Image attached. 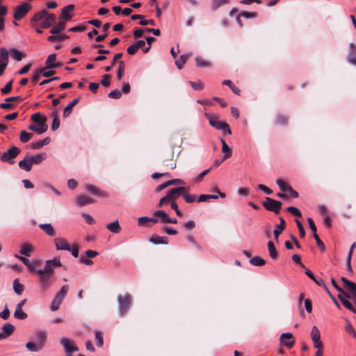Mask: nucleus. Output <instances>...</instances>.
Masks as SVG:
<instances>
[{"label": "nucleus", "instance_id": "obj_15", "mask_svg": "<svg viewBox=\"0 0 356 356\" xmlns=\"http://www.w3.org/2000/svg\"><path fill=\"white\" fill-rule=\"evenodd\" d=\"M18 165L22 170L26 172H29L33 166V163L29 156H25L23 160L19 162Z\"/></svg>", "mask_w": 356, "mask_h": 356}, {"label": "nucleus", "instance_id": "obj_57", "mask_svg": "<svg viewBox=\"0 0 356 356\" xmlns=\"http://www.w3.org/2000/svg\"><path fill=\"white\" fill-rule=\"evenodd\" d=\"M95 340L97 341V345L99 347H102L103 346V337L102 334L100 331H96L95 332Z\"/></svg>", "mask_w": 356, "mask_h": 356}, {"label": "nucleus", "instance_id": "obj_9", "mask_svg": "<svg viewBox=\"0 0 356 356\" xmlns=\"http://www.w3.org/2000/svg\"><path fill=\"white\" fill-rule=\"evenodd\" d=\"M280 341L282 346H285L289 348H291L295 343V341L293 339V334L290 332L282 333L280 336Z\"/></svg>", "mask_w": 356, "mask_h": 356}, {"label": "nucleus", "instance_id": "obj_64", "mask_svg": "<svg viewBox=\"0 0 356 356\" xmlns=\"http://www.w3.org/2000/svg\"><path fill=\"white\" fill-rule=\"evenodd\" d=\"M12 83L13 80H10L3 88H1V93L4 95L9 93L12 89Z\"/></svg>", "mask_w": 356, "mask_h": 356}, {"label": "nucleus", "instance_id": "obj_46", "mask_svg": "<svg viewBox=\"0 0 356 356\" xmlns=\"http://www.w3.org/2000/svg\"><path fill=\"white\" fill-rule=\"evenodd\" d=\"M268 251H269L270 257L273 259H276L277 258V254L275 247L273 241H270L268 242Z\"/></svg>", "mask_w": 356, "mask_h": 356}, {"label": "nucleus", "instance_id": "obj_4", "mask_svg": "<svg viewBox=\"0 0 356 356\" xmlns=\"http://www.w3.org/2000/svg\"><path fill=\"white\" fill-rule=\"evenodd\" d=\"M131 295L129 293L125 294L124 296H118V311L119 314L120 316H124L126 312L128 311L129 307L131 304Z\"/></svg>", "mask_w": 356, "mask_h": 356}, {"label": "nucleus", "instance_id": "obj_42", "mask_svg": "<svg viewBox=\"0 0 356 356\" xmlns=\"http://www.w3.org/2000/svg\"><path fill=\"white\" fill-rule=\"evenodd\" d=\"M69 38V36L66 34H59V35H50L47 38L48 41L49 42H56V41H62L65 39Z\"/></svg>", "mask_w": 356, "mask_h": 356}, {"label": "nucleus", "instance_id": "obj_48", "mask_svg": "<svg viewBox=\"0 0 356 356\" xmlns=\"http://www.w3.org/2000/svg\"><path fill=\"white\" fill-rule=\"evenodd\" d=\"M14 317L17 319L24 320L26 318L27 314L23 312L22 308L16 307L14 312Z\"/></svg>", "mask_w": 356, "mask_h": 356}, {"label": "nucleus", "instance_id": "obj_38", "mask_svg": "<svg viewBox=\"0 0 356 356\" xmlns=\"http://www.w3.org/2000/svg\"><path fill=\"white\" fill-rule=\"evenodd\" d=\"M31 120L34 123L40 124L41 122L46 124L47 118L42 116L40 113H35L31 115Z\"/></svg>", "mask_w": 356, "mask_h": 356}, {"label": "nucleus", "instance_id": "obj_19", "mask_svg": "<svg viewBox=\"0 0 356 356\" xmlns=\"http://www.w3.org/2000/svg\"><path fill=\"white\" fill-rule=\"evenodd\" d=\"M39 227L49 236H54L56 235V231L50 223L40 224Z\"/></svg>", "mask_w": 356, "mask_h": 356}, {"label": "nucleus", "instance_id": "obj_12", "mask_svg": "<svg viewBox=\"0 0 356 356\" xmlns=\"http://www.w3.org/2000/svg\"><path fill=\"white\" fill-rule=\"evenodd\" d=\"M74 10V5H73V4H70V5H67V6H65L62 9L61 14H60L59 18L61 19H64L65 21L70 20L72 17L71 13Z\"/></svg>", "mask_w": 356, "mask_h": 356}, {"label": "nucleus", "instance_id": "obj_25", "mask_svg": "<svg viewBox=\"0 0 356 356\" xmlns=\"http://www.w3.org/2000/svg\"><path fill=\"white\" fill-rule=\"evenodd\" d=\"M86 189L93 194L100 196H108L107 193L100 191L97 187L94 185L88 184L86 186Z\"/></svg>", "mask_w": 356, "mask_h": 356}, {"label": "nucleus", "instance_id": "obj_61", "mask_svg": "<svg viewBox=\"0 0 356 356\" xmlns=\"http://www.w3.org/2000/svg\"><path fill=\"white\" fill-rule=\"evenodd\" d=\"M314 238L316 242L317 245L321 249V251H325V247L324 243L322 242L321 238H319L318 235L317 234H314Z\"/></svg>", "mask_w": 356, "mask_h": 356}, {"label": "nucleus", "instance_id": "obj_24", "mask_svg": "<svg viewBox=\"0 0 356 356\" xmlns=\"http://www.w3.org/2000/svg\"><path fill=\"white\" fill-rule=\"evenodd\" d=\"M154 216L157 217L159 222L167 223L169 216L163 210H157L154 213Z\"/></svg>", "mask_w": 356, "mask_h": 356}, {"label": "nucleus", "instance_id": "obj_52", "mask_svg": "<svg viewBox=\"0 0 356 356\" xmlns=\"http://www.w3.org/2000/svg\"><path fill=\"white\" fill-rule=\"evenodd\" d=\"M51 115H52V117H54V120H53L52 124H51V129L53 131H55V130L58 129L60 126V120L57 117L56 112L52 113Z\"/></svg>", "mask_w": 356, "mask_h": 356}, {"label": "nucleus", "instance_id": "obj_34", "mask_svg": "<svg viewBox=\"0 0 356 356\" xmlns=\"http://www.w3.org/2000/svg\"><path fill=\"white\" fill-rule=\"evenodd\" d=\"M68 289L69 287L67 285H63L60 290L56 294L54 298L62 302L65 295L67 294Z\"/></svg>", "mask_w": 356, "mask_h": 356}, {"label": "nucleus", "instance_id": "obj_44", "mask_svg": "<svg viewBox=\"0 0 356 356\" xmlns=\"http://www.w3.org/2000/svg\"><path fill=\"white\" fill-rule=\"evenodd\" d=\"M7 13L6 7L3 6H0V32L3 31L4 29V19L3 16Z\"/></svg>", "mask_w": 356, "mask_h": 356}, {"label": "nucleus", "instance_id": "obj_5", "mask_svg": "<svg viewBox=\"0 0 356 356\" xmlns=\"http://www.w3.org/2000/svg\"><path fill=\"white\" fill-rule=\"evenodd\" d=\"M20 153V149L13 146L8 151L5 152L1 156V161L3 162H7L10 164L15 163L14 159Z\"/></svg>", "mask_w": 356, "mask_h": 356}, {"label": "nucleus", "instance_id": "obj_37", "mask_svg": "<svg viewBox=\"0 0 356 356\" xmlns=\"http://www.w3.org/2000/svg\"><path fill=\"white\" fill-rule=\"evenodd\" d=\"M305 274L318 286H325L324 281L321 278H316L313 273L307 270Z\"/></svg>", "mask_w": 356, "mask_h": 356}, {"label": "nucleus", "instance_id": "obj_13", "mask_svg": "<svg viewBox=\"0 0 356 356\" xmlns=\"http://www.w3.org/2000/svg\"><path fill=\"white\" fill-rule=\"evenodd\" d=\"M1 330L3 332H0V335L2 336L1 337V340L10 336L15 331V326L10 323H6L3 325Z\"/></svg>", "mask_w": 356, "mask_h": 356}, {"label": "nucleus", "instance_id": "obj_3", "mask_svg": "<svg viewBox=\"0 0 356 356\" xmlns=\"http://www.w3.org/2000/svg\"><path fill=\"white\" fill-rule=\"evenodd\" d=\"M60 266H61L60 258L54 257L53 259L46 261L44 269L37 270L36 272L38 274L48 273L53 275L54 268Z\"/></svg>", "mask_w": 356, "mask_h": 356}, {"label": "nucleus", "instance_id": "obj_54", "mask_svg": "<svg viewBox=\"0 0 356 356\" xmlns=\"http://www.w3.org/2000/svg\"><path fill=\"white\" fill-rule=\"evenodd\" d=\"M217 198H218V196L216 195L203 194V195H201L199 196V197L197 199V202H206V201L209 200V199H217Z\"/></svg>", "mask_w": 356, "mask_h": 356}, {"label": "nucleus", "instance_id": "obj_18", "mask_svg": "<svg viewBox=\"0 0 356 356\" xmlns=\"http://www.w3.org/2000/svg\"><path fill=\"white\" fill-rule=\"evenodd\" d=\"M33 251V246L31 243H22L20 246L19 252L26 257H31Z\"/></svg>", "mask_w": 356, "mask_h": 356}, {"label": "nucleus", "instance_id": "obj_51", "mask_svg": "<svg viewBox=\"0 0 356 356\" xmlns=\"http://www.w3.org/2000/svg\"><path fill=\"white\" fill-rule=\"evenodd\" d=\"M33 134L32 133H28L23 130L20 133L19 139L22 143H26L33 137Z\"/></svg>", "mask_w": 356, "mask_h": 356}, {"label": "nucleus", "instance_id": "obj_39", "mask_svg": "<svg viewBox=\"0 0 356 356\" xmlns=\"http://www.w3.org/2000/svg\"><path fill=\"white\" fill-rule=\"evenodd\" d=\"M285 228V222L282 218H280V225H277L276 229L273 231V234L275 238H278V236L282 232Z\"/></svg>", "mask_w": 356, "mask_h": 356}, {"label": "nucleus", "instance_id": "obj_47", "mask_svg": "<svg viewBox=\"0 0 356 356\" xmlns=\"http://www.w3.org/2000/svg\"><path fill=\"white\" fill-rule=\"evenodd\" d=\"M341 280L344 283L345 286L348 290H349L351 292L354 291V289L356 288V284L354 282L349 281L344 277H342Z\"/></svg>", "mask_w": 356, "mask_h": 356}, {"label": "nucleus", "instance_id": "obj_32", "mask_svg": "<svg viewBox=\"0 0 356 356\" xmlns=\"http://www.w3.org/2000/svg\"><path fill=\"white\" fill-rule=\"evenodd\" d=\"M191 56L190 54H183L180 56V58L175 61L177 67L181 70L183 68L184 64L186 63L188 58Z\"/></svg>", "mask_w": 356, "mask_h": 356}, {"label": "nucleus", "instance_id": "obj_27", "mask_svg": "<svg viewBox=\"0 0 356 356\" xmlns=\"http://www.w3.org/2000/svg\"><path fill=\"white\" fill-rule=\"evenodd\" d=\"M47 339V333L43 331L38 332L35 334V340L38 345L41 344V349Z\"/></svg>", "mask_w": 356, "mask_h": 356}, {"label": "nucleus", "instance_id": "obj_63", "mask_svg": "<svg viewBox=\"0 0 356 356\" xmlns=\"http://www.w3.org/2000/svg\"><path fill=\"white\" fill-rule=\"evenodd\" d=\"M61 301L59 300H57L55 298H54V300H52L51 302V311H56L58 309L60 304H61Z\"/></svg>", "mask_w": 356, "mask_h": 356}, {"label": "nucleus", "instance_id": "obj_33", "mask_svg": "<svg viewBox=\"0 0 356 356\" xmlns=\"http://www.w3.org/2000/svg\"><path fill=\"white\" fill-rule=\"evenodd\" d=\"M8 52L5 48H1L0 49V64H5L6 66L8 65Z\"/></svg>", "mask_w": 356, "mask_h": 356}, {"label": "nucleus", "instance_id": "obj_45", "mask_svg": "<svg viewBox=\"0 0 356 356\" xmlns=\"http://www.w3.org/2000/svg\"><path fill=\"white\" fill-rule=\"evenodd\" d=\"M250 262L252 265L255 266H262L265 264V260L259 256L252 257Z\"/></svg>", "mask_w": 356, "mask_h": 356}, {"label": "nucleus", "instance_id": "obj_55", "mask_svg": "<svg viewBox=\"0 0 356 356\" xmlns=\"http://www.w3.org/2000/svg\"><path fill=\"white\" fill-rule=\"evenodd\" d=\"M124 72V63L122 60L120 62L119 67L117 72L116 77L118 80H120L123 75Z\"/></svg>", "mask_w": 356, "mask_h": 356}, {"label": "nucleus", "instance_id": "obj_21", "mask_svg": "<svg viewBox=\"0 0 356 356\" xmlns=\"http://www.w3.org/2000/svg\"><path fill=\"white\" fill-rule=\"evenodd\" d=\"M79 99H80L79 97L76 98L72 102H71L70 103H69L67 104V106L65 108V109L63 111V117L64 118H67V116H69L71 114L73 107L79 102Z\"/></svg>", "mask_w": 356, "mask_h": 356}, {"label": "nucleus", "instance_id": "obj_11", "mask_svg": "<svg viewBox=\"0 0 356 356\" xmlns=\"http://www.w3.org/2000/svg\"><path fill=\"white\" fill-rule=\"evenodd\" d=\"M54 244L57 250H68L70 245L68 241L62 237H56L54 239Z\"/></svg>", "mask_w": 356, "mask_h": 356}, {"label": "nucleus", "instance_id": "obj_58", "mask_svg": "<svg viewBox=\"0 0 356 356\" xmlns=\"http://www.w3.org/2000/svg\"><path fill=\"white\" fill-rule=\"evenodd\" d=\"M108 96L112 99H119L122 96V92L120 90L115 89L111 91Z\"/></svg>", "mask_w": 356, "mask_h": 356}, {"label": "nucleus", "instance_id": "obj_22", "mask_svg": "<svg viewBox=\"0 0 356 356\" xmlns=\"http://www.w3.org/2000/svg\"><path fill=\"white\" fill-rule=\"evenodd\" d=\"M15 257L20 260L31 271H36L35 266L32 264L29 259L26 257L19 256L18 254H15Z\"/></svg>", "mask_w": 356, "mask_h": 356}, {"label": "nucleus", "instance_id": "obj_53", "mask_svg": "<svg viewBox=\"0 0 356 356\" xmlns=\"http://www.w3.org/2000/svg\"><path fill=\"white\" fill-rule=\"evenodd\" d=\"M222 84L228 86L231 88V90L233 91L234 93H235L236 95H239V93H240L239 88L236 87L235 86H234L232 82L230 80L223 81Z\"/></svg>", "mask_w": 356, "mask_h": 356}, {"label": "nucleus", "instance_id": "obj_59", "mask_svg": "<svg viewBox=\"0 0 356 356\" xmlns=\"http://www.w3.org/2000/svg\"><path fill=\"white\" fill-rule=\"evenodd\" d=\"M342 304L345 307H346L350 311L353 313H356V308L351 304V302L348 300H342Z\"/></svg>", "mask_w": 356, "mask_h": 356}, {"label": "nucleus", "instance_id": "obj_10", "mask_svg": "<svg viewBox=\"0 0 356 356\" xmlns=\"http://www.w3.org/2000/svg\"><path fill=\"white\" fill-rule=\"evenodd\" d=\"M186 188L184 186L174 188L170 189L168 193L166 194L170 202L175 201L179 196L183 195V192H184Z\"/></svg>", "mask_w": 356, "mask_h": 356}, {"label": "nucleus", "instance_id": "obj_29", "mask_svg": "<svg viewBox=\"0 0 356 356\" xmlns=\"http://www.w3.org/2000/svg\"><path fill=\"white\" fill-rule=\"evenodd\" d=\"M196 65L199 67H209L211 65V62L207 60H205L201 56L195 57Z\"/></svg>", "mask_w": 356, "mask_h": 356}, {"label": "nucleus", "instance_id": "obj_23", "mask_svg": "<svg viewBox=\"0 0 356 356\" xmlns=\"http://www.w3.org/2000/svg\"><path fill=\"white\" fill-rule=\"evenodd\" d=\"M220 141L222 143V152L225 154L222 160H226L231 156L232 151L224 139L220 138Z\"/></svg>", "mask_w": 356, "mask_h": 356}, {"label": "nucleus", "instance_id": "obj_16", "mask_svg": "<svg viewBox=\"0 0 356 356\" xmlns=\"http://www.w3.org/2000/svg\"><path fill=\"white\" fill-rule=\"evenodd\" d=\"M47 125L43 122H41L40 124L33 123L29 127L30 130H32L38 134H42L45 132L47 130Z\"/></svg>", "mask_w": 356, "mask_h": 356}, {"label": "nucleus", "instance_id": "obj_26", "mask_svg": "<svg viewBox=\"0 0 356 356\" xmlns=\"http://www.w3.org/2000/svg\"><path fill=\"white\" fill-rule=\"evenodd\" d=\"M163 164L168 167L169 169H174L176 168V163L173 161V154H170L166 156L163 160Z\"/></svg>", "mask_w": 356, "mask_h": 356}, {"label": "nucleus", "instance_id": "obj_7", "mask_svg": "<svg viewBox=\"0 0 356 356\" xmlns=\"http://www.w3.org/2000/svg\"><path fill=\"white\" fill-rule=\"evenodd\" d=\"M31 8V6L28 3H24L16 7L14 13V18L17 20L21 19L24 17Z\"/></svg>", "mask_w": 356, "mask_h": 356}, {"label": "nucleus", "instance_id": "obj_1", "mask_svg": "<svg viewBox=\"0 0 356 356\" xmlns=\"http://www.w3.org/2000/svg\"><path fill=\"white\" fill-rule=\"evenodd\" d=\"M56 15L49 13L46 10H42L36 13L31 19V22L41 21L40 26L43 29H47L51 26L56 22Z\"/></svg>", "mask_w": 356, "mask_h": 356}, {"label": "nucleus", "instance_id": "obj_35", "mask_svg": "<svg viewBox=\"0 0 356 356\" xmlns=\"http://www.w3.org/2000/svg\"><path fill=\"white\" fill-rule=\"evenodd\" d=\"M10 55L13 59H15L17 61L21 60L25 56V55L23 52H22L15 48H13L10 50Z\"/></svg>", "mask_w": 356, "mask_h": 356}, {"label": "nucleus", "instance_id": "obj_40", "mask_svg": "<svg viewBox=\"0 0 356 356\" xmlns=\"http://www.w3.org/2000/svg\"><path fill=\"white\" fill-rule=\"evenodd\" d=\"M13 289L17 295H21L24 291V285L19 282L18 279H15L13 282Z\"/></svg>", "mask_w": 356, "mask_h": 356}, {"label": "nucleus", "instance_id": "obj_43", "mask_svg": "<svg viewBox=\"0 0 356 356\" xmlns=\"http://www.w3.org/2000/svg\"><path fill=\"white\" fill-rule=\"evenodd\" d=\"M229 0H211V8L216 10L220 7L229 3Z\"/></svg>", "mask_w": 356, "mask_h": 356}, {"label": "nucleus", "instance_id": "obj_36", "mask_svg": "<svg viewBox=\"0 0 356 356\" xmlns=\"http://www.w3.org/2000/svg\"><path fill=\"white\" fill-rule=\"evenodd\" d=\"M50 142L49 138H45L44 140H39L31 143L33 149H38L42 147L44 145L49 144Z\"/></svg>", "mask_w": 356, "mask_h": 356}, {"label": "nucleus", "instance_id": "obj_17", "mask_svg": "<svg viewBox=\"0 0 356 356\" xmlns=\"http://www.w3.org/2000/svg\"><path fill=\"white\" fill-rule=\"evenodd\" d=\"M56 54H51L48 56L46 62L45 67L48 69L56 68L59 66V64L56 62Z\"/></svg>", "mask_w": 356, "mask_h": 356}, {"label": "nucleus", "instance_id": "obj_6", "mask_svg": "<svg viewBox=\"0 0 356 356\" xmlns=\"http://www.w3.org/2000/svg\"><path fill=\"white\" fill-rule=\"evenodd\" d=\"M263 206L266 209L278 214L282 207V203L270 197H266L265 200L263 202Z\"/></svg>", "mask_w": 356, "mask_h": 356}, {"label": "nucleus", "instance_id": "obj_28", "mask_svg": "<svg viewBox=\"0 0 356 356\" xmlns=\"http://www.w3.org/2000/svg\"><path fill=\"white\" fill-rule=\"evenodd\" d=\"M150 241L154 244H167L168 238L154 234L151 236Z\"/></svg>", "mask_w": 356, "mask_h": 356}, {"label": "nucleus", "instance_id": "obj_8", "mask_svg": "<svg viewBox=\"0 0 356 356\" xmlns=\"http://www.w3.org/2000/svg\"><path fill=\"white\" fill-rule=\"evenodd\" d=\"M65 352L67 353H72L78 351V348L75 345L74 341L68 338H63L60 340Z\"/></svg>", "mask_w": 356, "mask_h": 356}, {"label": "nucleus", "instance_id": "obj_62", "mask_svg": "<svg viewBox=\"0 0 356 356\" xmlns=\"http://www.w3.org/2000/svg\"><path fill=\"white\" fill-rule=\"evenodd\" d=\"M67 251L70 252L74 257L76 258L79 257V248L77 245L74 244L72 246L70 245V250Z\"/></svg>", "mask_w": 356, "mask_h": 356}, {"label": "nucleus", "instance_id": "obj_31", "mask_svg": "<svg viewBox=\"0 0 356 356\" xmlns=\"http://www.w3.org/2000/svg\"><path fill=\"white\" fill-rule=\"evenodd\" d=\"M106 228L111 232L118 234L120 232L121 228L118 220L107 224Z\"/></svg>", "mask_w": 356, "mask_h": 356}, {"label": "nucleus", "instance_id": "obj_30", "mask_svg": "<svg viewBox=\"0 0 356 356\" xmlns=\"http://www.w3.org/2000/svg\"><path fill=\"white\" fill-rule=\"evenodd\" d=\"M47 157V155L45 153H39L34 156H30V159L32 161L33 165V164H39L42 161H43Z\"/></svg>", "mask_w": 356, "mask_h": 356}, {"label": "nucleus", "instance_id": "obj_20", "mask_svg": "<svg viewBox=\"0 0 356 356\" xmlns=\"http://www.w3.org/2000/svg\"><path fill=\"white\" fill-rule=\"evenodd\" d=\"M94 203V200L86 195H79L76 198V204L79 206H85Z\"/></svg>", "mask_w": 356, "mask_h": 356}, {"label": "nucleus", "instance_id": "obj_14", "mask_svg": "<svg viewBox=\"0 0 356 356\" xmlns=\"http://www.w3.org/2000/svg\"><path fill=\"white\" fill-rule=\"evenodd\" d=\"M40 275V287L45 290L47 289L51 284V276L52 275L48 273L39 274Z\"/></svg>", "mask_w": 356, "mask_h": 356}, {"label": "nucleus", "instance_id": "obj_60", "mask_svg": "<svg viewBox=\"0 0 356 356\" xmlns=\"http://www.w3.org/2000/svg\"><path fill=\"white\" fill-rule=\"evenodd\" d=\"M182 196L187 203L194 202L196 199V196L195 195H191L189 193H183Z\"/></svg>", "mask_w": 356, "mask_h": 356}, {"label": "nucleus", "instance_id": "obj_41", "mask_svg": "<svg viewBox=\"0 0 356 356\" xmlns=\"http://www.w3.org/2000/svg\"><path fill=\"white\" fill-rule=\"evenodd\" d=\"M65 28V24L64 22H60L50 30V33L53 35H56L63 31Z\"/></svg>", "mask_w": 356, "mask_h": 356}, {"label": "nucleus", "instance_id": "obj_49", "mask_svg": "<svg viewBox=\"0 0 356 356\" xmlns=\"http://www.w3.org/2000/svg\"><path fill=\"white\" fill-rule=\"evenodd\" d=\"M26 348L31 352H37L41 350V344L38 345V343L33 342H27L26 344Z\"/></svg>", "mask_w": 356, "mask_h": 356}, {"label": "nucleus", "instance_id": "obj_56", "mask_svg": "<svg viewBox=\"0 0 356 356\" xmlns=\"http://www.w3.org/2000/svg\"><path fill=\"white\" fill-rule=\"evenodd\" d=\"M189 83L191 84V86L195 90H201L204 88V84L202 83V82H201L200 81H196V82L189 81Z\"/></svg>", "mask_w": 356, "mask_h": 356}, {"label": "nucleus", "instance_id": "obj_50", "mask_svg": "<svg viewBox=\"0 0 356 356\" xmlns=\"http://www.w3.org/2000/svg\"><path fill=\"white\" fill-rule=\"evenodd\" d=\"M311 338L312 341L321 339V334L316 326H313L312 328Z\"/></svg>", "mask_w": 356, "mask_h": 356}, {"label": "nucleus", "instance_id": "obj_2", "mask_svg": "<svg viewBox=\"0 0 356 356\" xmlns=\"http://www.w3.org/2000/svg\"><path fill=\"white\" fill-rule=\"evenodd\" d=\"M204 115L209 120V124L211 127L216 128L218 130H221L224 134L230 135L232 134L231 129L227 123L218 121V118L212 116L209 113H206Z\"/></svg>", "mask_w": 356, "mask_h": 356}]
</instances>
